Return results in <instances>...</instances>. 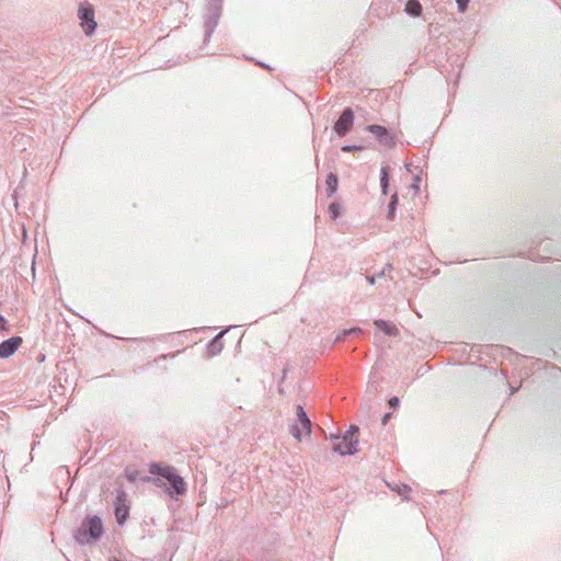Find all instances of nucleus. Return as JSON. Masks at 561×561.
Listing matches in <instances>:
<instances>
[{
	"label": "nucleus",
	"instance_id": "nucleus-20",
	"mask_svg": "<svg viewBox=\"0 0 561 561\" xmlns=\"http://www.w3.org/2000/svg\"><path fill=\"white\" fill-rule=\"evenodd\" d=\"M125 477L130 483H135L138 480V471L126 469Z\"/></svg>",
	"mask_w": 561,
	"mask_h": 561
},
{
	"label": "nucleus",
	"instance_id": "nucleus-15",
	"mask_svg": "<svg viewBox=\"0 0 561 561\" xmlns=\"http://www.w3.org/2000/svg\"><path fill=\"white\" fill-rule=\"evenodd\" d=\"M325 184H327V194L329 197H331L337 191V186H339L337 175L330 172L327 175Z\"/></svg>",
	"mask_w": 561,
	"mask_h": 561
},
{
	"label": "nucleus",
	"instance_id": "nucleus-3",
	"mask_svg": "<svg viewBox=\"0 0 561 561\" xmlns=\"http://www.w3.org/2000/svg\"><path fill=\"white\" fill-rule=\"evenodd\" d=\"M224 0H209L204 13V43L209 42L215 32L221 13Z\"/></svg>",
	"mask_w": 561,
	"mask_h": 561
},
{
	"label": "nucleus",
	"instance_id": "nucleus-24",
	"mask_svg": "<svg viewBox=\"0 0 561 561\" xmlns=\"http://www.w3.org/2000/svg\"><path fill=\"white\" fill-rule=\"evenodd\" d=\"M410 490H411V488H410L409 485H407V484H402L401 486H399V488L397 489V492H398V493H400V494H403L404 492H408V491H410Z\"/></svg>",
	"mask_w": 561,
	"mask_h": 561
},
{
	"label": "nucleus",
	"instance_id": "nucleus-9",
	"mask_svg": "<svg viewBox=\"0 0 561 561\" xmlns=\"http://www.w3.org/2000/svg\"><path fill=\"white\" fill-rule=\"evenodd\" d=\"M22 337L18 335L2 341L0 343V358H8L12 356L22 344Z\"/></svg>",
	"mask_w": 561,
	"mask_h": 561
},
{
	"label": "nucleus",
	"instance_id": "nucleus-11",
	"mask_svg": "<svg viewBox=\"0 0 561 561\" xmlns=\"http://www.w3.org/2000/svg\"><path fill=\"white\" fill-rule=\"evenodd\" d=\"M297 421L306 431L307 435L311 434L312 423L302 405H297L296 409Z\"/></svg>",
	"mask_w": 561,
	"mask_h": 561
},
{
	"label": "nucleus",
	"instance_id": "nucleus-2",
	"mask_svg": "<svg viewBox=\"0 0 561 561\" xmlns=\"http://www.w3.org/2000/svg\"><path fill=\"white\" fill-rule=\"evenodd\" d=\"M104 535L103 520L99 515L88 514L73 531V539L81 546L99 541Z\"/></svg>",
	"mask_w": 561,
	"mask_h": 561
},
{
	"label": "nucleus",
	"instance_id": "nucleus-32",
	"mask_svg": "<svg viewBox=\"0 0 561 561\" xmlns=\"http://www.w3.org/2000/svg\"><path fill=\"white\" fill-rule=\"evenodd\" d=\"M108 561H122V560L116 558V557H112V558L108 559Z\"/></svg>",
	"mask_w": 561,
	"mask_h": 561
},
{
	"label": "nucleus",
	"instance_id": "nucleus-12",
	"mask_svg": "<svg viewBox=\"0 0 561 561\" xmlns=\"http://www.w3.org/2000/svg\"><path fill=\"white\" fill-rule=\"evenodd\" d=\"M390 185V168L389 165H382L380 169V188L381 194L387 196L389 194Z\"/></svg>",
	"mask_w": 561,
	"mask_h": 561
},
{
	"label": "nucleus",
	"instance_id": "nucleus-27",
	"mask_svg": "<svg viewBox=\"0 0 561 561\" xmlns=\"http://www.w3.org/2000/svg\"><path fill=\"white\" fill-rule=\"evenodd\" d=\"M7 322V319L2 314H0V330L4 329Z\"/></svg>",
	"mask_w": 561,
	"mask_h": 561
},
{
	"label": "nucleus",
	"instance_id": "nucleus-17",
	"mask_svg": "<svg viewBox=\"0 0 561 561\" xmlns=\"http://www.w3.org/2000/svg\"><path fill=\"white\" fill-rule=\"evenodd\" d=\"M360 332H362V330H360L359 328H352V329H350V330H343L342 332H340V333L336 335V337H335L334 342H335V343L341 342V341H343L347 335H351V334H358V333H360Z\"/></svg>",
	"mask_w": 561,
	"mask_h": 561
},
{
	"label": "nucleus",
	"instance_id": "nucleus-13",
	"mask_svg": "<svg viewBox=\"0 0 561 561\" xmlns=\"http://www.w3.org/2000/svg\"><path fill=\"white\" fill-rule=\"evenodd\" d=\"M374 324L378 330L382 331L386 335L389 336H396L399 332L396 325L382 319L375 320Z\"/></svg>",
	"mask_w": 561,
	"mask_h": 561
},
{
	"label": "nucleus",
	"instance_id": "nucleus-10",
	"mask_svg": "<svg viewBox=\"0 0 561 561\" xmlns=\"http://www.w3.org/2000/svg\"><path fill=\"white\" fill-rule=\"evenodd\" d=\"M224 330L219 332L216 336H214L207 344V352L211 356H216L222 351L224 344L221 342L224 334L228 331Z\"/></svg>",
	"mask_w": 561,
	"mask_h": 561
},
{
	"label": "nucleus",
	"instance_id": "nucleus-26",
	"mask_svg": "<svg viewBox=\"0 0 561 561\" xmlns=\"http://www.w3.org/2000/svg\"><path fill=\"white\" fill-rule=\"evenodd\" d=\"M390 417H391V413H390V412L386 413V414L382 416V419H381V423H382V425H386V424L388 423V421L390 420Z\"/></svg>",
	"mask_w": 561,
	"mask_h": 561
},
{
	"label": "nucleus",
	"instance_id": "nucleus-19",
	"mask_svg": "<svg viewBox=\"0 0 561 561\" xmlns=\"http://www.w3.org/2000/svg\"><path fill=\"white\" fill-rule=\"evenodd\" d=\"M343 152H356L364 150V146L362 145H344L341 147Z\"/></svg>",
	"mask_w": 561,
	"mask_h": 561
},
{
	"label": "nucleus",
	"instance_id": "nucleus-22",
	"mask_svg": "<svg viewBox=\"0 0 561 561\" xmlns=\"http://www.w3.org/2000/svg\"><path fill=\"white\" fill-rule=\"evenodd\" d=\"M469 1L470 0H456L458 11L465 13L468 9Z\"/></svg>",
	"mask_w": 561,
	"mask_h": 561
},
{
	"label": "nucleus",
	"instance_id": "nucleus-29",
	"mask_svg": "<svg viewBox=\"0 0 561 561\" xmlns=\"http://www.w3.org/2000/svg\"><path fill=\"white\" fill-rule=\"evenodd\" d=\"M367 282H368L370 285H374V284H375V277H374V276H368V277H367Z\"/></svg>",
	"mask_w": 561,
	"mask_h": 561
},
{
	"label": "nucleus",
	"instance_id": "nucleus-28",
	"mask_svg": "<svg viewBox=\"0 0 561 561\" xmlns=\"http://www.w3.org/2000/svg\"><path fill=\"white\" fill-rule=\"evenodd\" d=\"M339 438H340V434L339 433H332L329 436V439H331V440H336Z\"/></svg>",
	"mask_w": 561,
	"mask_h": 561
},
{
	"label": "nucleus",
	"instance_id": "nucleus-6",
	"mask_svg": "<svg viewBox=\"0 0 561 561\" xmlns=\"http://www.w3.org/2000/svg\"><path fill=\"white\" fill-rule=\"evenodd\" d=\"M114 515L116 523L119 526H123L129 517V503L128 495L123 489H118L116 491V496L114 501Z\"/></svg>",
	"mask_w": 561,
	"mask_h": 561
},
{
	"label": "nucleus",
	"instance_id": "nucleus-25",
	"mask_svg": "<svg viewBox=\"0 0 561 561\" xmlns=\"http://www.w3.org/2000/svg\"><path fill=\"white\" fill-rule=\"evenodd\" d=\"M420 182H421L420 176H415V178H414V181H413V184H412V187H413L415 191H419V190H420Z\"/></svg>",
	"mask_w": 561,
	"mask_h": 561
},
{
	"label": "nucleus",
	"instance_id": "nucleus-5",
	"mask_svg": "<svg viewBox=\"0 0 561 561\" xmlns=\"http://www.w3.org/2000/svg\"><path fill=\"white\" fill-rule=\"evenodd\" d=\"M78 18L81 22V26L87 35H92L96 28V22L94 20V8L88 1L81 2L78 9Z\"/></svg>",
	"mask_w": 561,
	"mask_h": 561
},
{
	"label": "nucleus",
	"instance_id": "nucleus-21",
	"mask_svg": "<svg viewBox=\"0 0 561 561\" xmlns=\"http://www.w3.org/2000/svg\"><path fill=\"white\" fill-rule=\"evenodd\" d=\"M289 432L297 440H301V431L298 424L290 425Z\"/></svg>",
	"mask_w": 561,
	"mask_h": 561
},
{
	"label": "nucleus",
	"instance_id": "nucleus-30",
	"mask_svg": "<svg viewBox=\"0 0 561 561\" xmlns=\"http://www.w3.org/2000/svg\"><path fill=\"white\" fill-rule=\"evenodd\" d=\"M516 391H517V388L512 387V386L510 387V394L511 396L514 394Z\"/></svg>",
	"mask_w": 561,
	"mask_h": 561
},
{
	"label": "nucleus",
	"instance_id": "nucleus-4",
	"mask_svg": "<svg viewBox=\"0 0 561 561\" xmlns=\"http://www.w3.org/2000/svg\"><path fill=\"white\" fill-rule=\"evenodd\" d=\"M359 432V428L357 425H351L348 430L343 434L342 438L343 440L341 443L333 445V451L337 453L342 456L346 455H355L358 449V438L357 434Z\"/></svg>",
	"mask_w": 561,
	"mask_h": 561
},
{
	"label": "nucleus",
	"instance_id": "nucleus-31",
	"mask_svg": "<svg viewBox=\"0 0 561 561\" xmlns=\"http://www.w3.org/2000/svg\"><path fill=\"white\" fill-rule=\"evenodd\" d=\"M257 65H260L263 68L271 69L270 66L266 65L265 62H257Z\"/></svg>",
	"mask_w": 561,
	"mask_h": 561
},
{
	"label": "nucleus",
	"instance_id": "nucleus-18",
	"mask_svg": "<svg viewBox=\"0 0 561 561\" xmlns=\"http://www.w3.org/2000/svg\"><path fill=\"white\" fill-rule=\"evenodd\" d=\"M329 214L332 219H336L341 215V205L336 202H333L329 205Z\"/></svg>",
	"mask_w": 561,
	"mask_h": 561
},
{
	"label": "nucleus",
	"instance_id": "nucleus-23",
	"mask_svg": "<svg viewBox=\"0 0 561 561\" xmlns=\"http://www.w3.org/2000/svg\"><path fill=\"white\" fill-rule=\"evenodd\" d=\"M388 403L391 409H397L400 404V399L398 397H391Z\"/></svg>",
	"mask_w": 561,
	"mask_h": 561
},
{
	"label": "nucleus",
	"instance_id": "nucleus-8",
	"mask_svg": "<svg viewBox=\"0 0 561 561\" xmlns=\"http://www.w3.org/2000/svg\"><path fill=\"white\" fill-rule=\"evenodd\" d=\"M355 122V113L352 107H345L337 121L333 125V130L339 137L346 136L353 128Z\"/></svg>",
	"mask_w": 561,
	"mask_h": 561
},
{
	"label": "nucleus",
	"instance_id": "nucleus-16",
	"mask_svg": "<svg viewBox=\"0 0 561 561\" xmlns=\"http://www.w3.org/2000/svg\"><path fill=\"white\" fill-rule=\"evenodd\" d=\"M398 204H399V196H398V193L396 192L391 195L389 204H388V211L386 215V218L388 220L394 219Z\"/></svg>",
	"mask_w": 561,
	"mask_h": 561
},
{
	"label": "nucleus",
	"instance_id": "nucleus-14",
	"mask_svg": "<svg viewBox=\"0 0 561 561\" xmlns=\"http://www.w3.org/2000/svg\"><path fill=\"white\" fill-rule=\"evenodd\" d=\"M423 8L419 0H408L404 7V12L412 16L417 18L422 14Z\"/></svg>",
	"mask_w": 561,
	"mask_h": 561
},
{
	"label": "nucleus",
	"instance_id": "nucleus-1",
	"mask_svg": "<svg viewBox=\"0 0 561 561\" xmlns=\"http://www.w3.org/2000/svg\"><path fill=\"white\" fill-rule=\"evenodd\" d=\"M148 470L154 477L146 476L142 481L152 482L156 486L163 489L172 500H178L186 494L187 484L173 466L151 462Z\"/></svg>",
	"mask_w": 561,
	"mask_h": 561
},
{
	"label": "nucleus",
	"instance_id": "nucleus-7",
	"mask_svg": "<svg viewBox=\"0 0 561 561\" xmlns=\"http://www.w3.org/2000/svg\"><path fill=\"white\" fill-rule=\"evenodd\" d=\"M364 130L375 135L378 142L386 148L392 149L397 145L396 136L391 134L390 130L385 126L370 124L366 125Z\"/></svg>",
	"mask_w": 561,
	"mask_h": 561
}]
</instances>
